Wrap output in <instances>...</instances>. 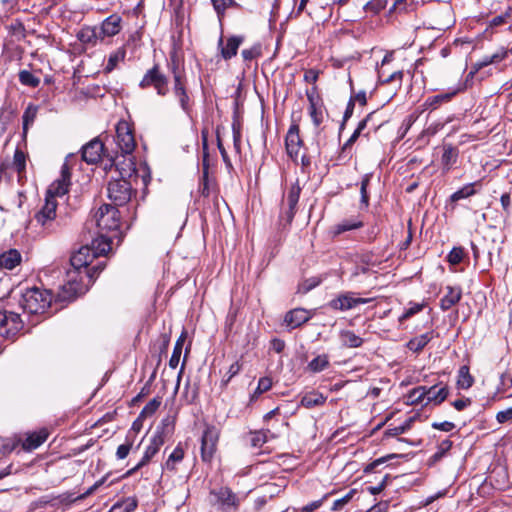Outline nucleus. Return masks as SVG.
Returning <instances> with one entry per match:
<instances>
[{
	"mask_svg": "<svg viewBox=\"0 0 512 512\" xmlns=\"http://www.w3.org/2000/svg\"><path fill=\"white\" fill-rule=\"evenodd\" d=\"M371 117V114H369L365 119L361 120L356 128V130L353 132V134L350 136V138L345 142L343 149H347L348 147L352 146L356 140L358 139L361 132L365 129L367 125V121Z\"/></svg>",
	"mask_w": 512,
	"mask_h": 512,
	"instance_id": "50",
	"label": "nucleus"
},
{
	"mask_svg": "<svg viewBox=\"0 0 512 512\" xmlns=\"http://www.w3.org/2000/svg\"><path fill=\"white\" fill-rule=\"evenodd\" d=\"M77 37L80 42L91 45H95L99 40L102 41L101 35L99 34V29L96 26L83 27L78 32Z\"/></svg>",
	"mask_w": 512,
	"mask_h": 512,
	"instance_id": "26",
	"label": "nucleus"
},
{
	"mask_svg": "<svg viewBox=\"0 0 512 512\" xmlns=\"http://www.w3.org/2000/svg\"><path fill=\"white\" fill-rule=\"evenodd\" d=\"M363 226V222L356 219H346L340 222L335 227V233L340 234L346 231L359 229Z\"/></svg>",
	"mask_w": 512,
	"mask_h": 512,
	"instance_id": "38",
	"label": "nucleus"
},
{
	"mask_svg": "<svg viewBox=\"0 0 512 512\" xmlns=\"http://www.w3.org/2000/svg\"><path fill=\"white\" fill-rule=\"evenodd\" d=\"M370 178H371V175L366 174V175H364V177L362 178V181H361V187H360L361 203H363L365 206H368V204H369V196H368L367 188H368V185L370 182Z\"/></svg>",
	"mask_w": 512,
	"mask_h": 512,
	"instance_id": "57",
	"label": "nucleus"
},
{
	"mask_svg": "<svg viewBox=\"0 0 512 512\" xmlns=\"http://www.w3.org/2000/svg\"><path fill=\"white\" fill-rule=\"evenodd\" d=\"M97 227L101 231H113L119 228V211L109 204H104L95 213Z\"/></svg>",
	"mask_w": 512,
	"mask_h": 512,
	"instance_id": "8",
	"label": "nucleus"
},
{
	"mask_svg": "<svg viewBox=\"0 0 512 512\" xmlns=\"http://www.w3.org/2000/svg\"><path fill=\"white\" fill-rule=\"evenodd\" d=\"M303 144V141L299 134V125L296 123H293L286 135L285 138V145L287 153L293 157L297 156L299 153V150Z\"/></svg>",
	"mask_w": 512,
	"mask_h": 512,
	"instance_id": "17",
	"label": "nucleus"
},
{
	"mask_svg": "<svg viewBox=\"0 0 512 512\" xmlns=\"http://www.w3.org/2000/svg\"><path fill=\"white\" fill-rule=\"evenodd\" d=\"M69 184L70 171L67 163H64L61 169V178L50 185L48 189V197L54 199L55 196H63L68 192Z\"/></svg>",
	"mask_w": 512,
	"mask_h": 512,
	"instance_id": "15",
	"label": "nucleus"
},
{
	"mask_svg": "<svg viewBox=\"0 0 512 512\" xmlns=\"http://www.w3.org/2000/svg\"><path fill=\"white\" fill-rule=\"evenodd\" d=\"M48 435L49 433L47 429L44 428L39 431L28 434L22 443L23 449L26 451H32L37 449L47 440Z\"/></svg>",
	"mask_w": 512,
	"mask_h": 512,
	"instance_id": "22",
	"label": "nucleus"
},
{
	"mask_svg": "<svg viewBox=\"0 0 512 512\" xmlns=\"http://www.w3.org/2000/svg\"><path fill=\"white\" fill-rule=\"evenodd\" d=\"M19 81L22 85L33 88L37 87L40 84V79L28 70H22L19 72Z\"/></svg>",
	"mask_w": 512,
	"mask_h": 512,
	"instance_id": "43",
	"label": "nucleus"
},
{
	"mask_svg": "<svg viewBox=\"0 0 512 512\" xmlns=\"http://www.w3.org/2000/svg\"><path fill=\"white\" fill-rule=\"evenodd\" d=\"M168 68L170 73L173 75V81H176V78H179L180 80L185 79L184 73L179 68L176 56H171Z\"/></svg>",
	"mask_w": 512,
	"mask_h": 512,
	"instance_id": "52",
	"label": "nucleus"
},
{
	"mask_svg": "<svg viewBox=\"0 0 512 512\" xmlns=\"http://www.w3.org/2000/svg\"><path fill=\"white\" fill-rule=\"evenodd\" d=\"M474 383V378L470 374L469 366L463 365L459 368L457 386L461 389H468Z\"/></svg>",
	"mask_w": 512,
	"mask_h": 512,
	"instance_id": "31",
	"label": "nucleus"
},
{
	"mask_svg": "<svg viewBox=\"0 0 512 512\" xmlns=\"http://www.w3.org/2000/svg\"><path fill=\"white\" fill-rule=\"evenodd\" d=\"M452 441L449 439L443 440L439 445L437 446V451L431 456L430 461L432 463H436L439 460H441L446 453L452 448Z\"/></svg>",
	"mask_w": 512,
	"mask_h": 512,
	"instance_id": "42",
	"label": "nucleus"
},
{
	"mask_svg": "<svg viewBox=\"0 0 512 512\" xmlns=\"http://www.w3.org/2000/svg\"><path fill=\"white\" fill-rule=\"evenodd\" d=\"M424 305L419 303H412L409 308H407L404 313L399 317V321L402 323L420 312L423 309Z\"/></svg>",
	"mask_w": 512,
	"mask_h": 512,
	"instance_id": "58",
	"label": "nucleus"
},
{
	"mask_svg": "<svg viewBox=\"0 0 512 512\" xmlns=\"http://www.w3.org/2000/svg\"><path fill=\"white\" fill-rule=\"evenodd\" d=\"M213 8L221 21L225 15V10L229 7L239 9L241 6L235 0H211Z\"/></svg>",
	"mask_w": 512,
	"mask_h": 512,
	"instance_id": "33",
	"label": "nucleus"
},
{
	"mask_svg": "<svg viewBox=\"0 0 512 512\" xmlns=\"http://www.w3.org/2000/svg\"><path fill=\"white\" fill-rule=\"evenodd\" d=\"M209 504L222 512H236L241 504V497L227 486L213 488L208 496Z\"/></svg>",
	"mask_w": 512,
	"mask_h": 512,
	"instance_id": "3",
	"label": "nucleus"
},
{
	"mask_svg": "<svg viewBox=\"0 0 512 512\" xmlns=\"http://www.w3.org/2000/svg\"><path fill=\"white\" fill-rule=\"evenodd\" d=\"M334 491L330 493H326L321 499L308 503L302 508V512H313L314 510L320 508L325 500L328 499L330 495H332Z\"/></svg>",
	"mask_w": 512,
	"mask_h": 512,
	"instance_id": "60",
	"label": "nucleus"
},
{
	"mask_svg": "<svg viewBox=\"0 0 512 512\" xmlns=\"http://www.w3.org/2000/svg\"><path fill=\"white\" fill-rule=\"evenodd\" d=\"M161 402L157 398L150 400L140 412V417H147L153 415L159 408Z\"/></svg>",
	"mask_w": 512,
	"mask_h": 512,
	"instance_id": "56",
	"label": "nucleus"
},
{
	"mask_svg": "<svg viewBox=\"0 0 512 512\" xmlns=\"http://www.w3.org/2000/svg\"><path fill=\"white\" fill-rule=\"evenodd\" d=\"M131 448H132L131 442H127L125 444L119 445L117 448V451H116L117 459H119V460L125 459L128 456Z\"/></svg>",
	"mask_w": 512,
	"mask_h": 512,
	"instance_id": "63",
	"label": "nucleus"
},
{
	"mask_svg": "<svg viewBox=\"0 0 512 512\" xmlns=\"http://www.w3.org/2000/svg\"><path fill=\"white\" fill-rule=\"evenodd\" d=\"M173 94L175 98L178 99L182 110L188 113L190 110V97L187 92L185 79L180 80L179 78H176V81H173Z\"/></svg>",
	"mask_w": 512,
	"mask_h": 512,
	"instance_id": "20",
	"label": "nucleus"
},
{
	"mask_svg": "<svg viewBox=\"0 0 512 512\" xmlns=\"http://www.w3.org/2000/svg\"><path fill=\"white\" fill-rule=\"evenodd\" d=\"M443 150L441 164L443 166V170L447 172L457 163L459 151L456 147L451 145H445Z\"/></svg>",
	"mask_w": 512,
	"mask_h": 512,
	"instance_id": "28",
	"label": "nucleus"
},
{
	"mask_svg": "<svg viewBox=\"0 0 512 512\" xmlns=\"http://www.w3.org/2000/svg\"><path fill=\"white\" fill-rule=\"evenodd\" d=\"M329 366V359L327 355H318L308 363V369L313 373H318L325 370Z\"/></svg>",
	"mask_w": 512,
	"mask_h": 512,
	"instance_id": "37",
	"label": "nucleus"
},
{
	"mask_svg": "<svg viewBox=\"0 0 512 512\" xmlns=\"http://www.w3.org/2000/svg\"><path fill=\"white\" fill-rule=\"evenodd\" d=\"M93 257L103 256L111 250V240L107 236L101 234L97 238L93 239L91 246Z\"/></svg>",
	"mask_w": 512,
	"mask_h": 512,
	"instance_id": "25",
	"label": "nucleus"
},
{
	"mask_svg": "<svg viewBox=\"0 0 512 512\" xmlns=\"http://www.w3.org/2000/svg\"><path fill=\"white\" fill-rule=\"evenodd\" d=\"M490 64H493L492 62H490V56L483 57L482 60L473 64L471 71L468 74V77L472 78L480 69H482Z\"/></svg>",
	"mask_w": 512,
	"mask_h": 512,
	"instance_id": "61",
	"label": "nucleus"
},
{
	"mask_svg": "<svg viewBox=\"0 0 512 512\" xmlns=\"http://www.w3.org/2000/svg\"><path fill=\"white\" fill-rule=\"evenodd\" d=\"M508 23H512V7H508L503 14L492 18L489 22V27H498Z\"/></svg>",
	"mask_w": 512,
	"mask_h": 512,
	"instance_id": "45",
	"label": "nucleus"
},
{
	"mask_svg": "<svg viewBox=\"0 0 512 512\" xmlns=\"http://www.w3.org/2000/svg\"><path fill=\"white\" fill-rule=\"evenodd\" d=\"M121 17L117 14L110 15L107 17L101 24L99 29V34L101 35L102 40L105 37L115 36L120 32Z\"/></svg>",
	"mask_w": 512,
	"mask_h": 512,
	"instance_id": "18",
	"label": "nucleus"
},
{
	"mask_svg": "<svg viewBox=\"0 0 512 512\" xmlns=\"http://www.w3.org/2000/svg\"><path fill=\"white\" fill-rule=\"evenodd\" d=\"M36 115H37V107H35L33 105H29L26 108V110L24 111L23 116H22L24 132H26L28 129V126L34 122Z\"/></svg>",
	"mask_w": 512,
	"mask_h": 512,
	"instance_id": "51",
	"label": "nucleus"
},
{
	"mask_svg": "<svg viewBox=\"0 0 512 512\" xmlns=\"http://www.w3.org/2000/svg\"><path fill=\"white\" fill-rule=\"evenodd\" d=\"M13 167L17 171V173L22 175L25 172L26 168V156L23 151L20 149H16L13 157Z\"/></svg>",
	"mask_w": 512,
	"mask_h": 512,
	"instance_id": "46",
	"label": "nucleus"
},
{
	"mask_svg": "<svg viewBox=\"0 0 512 512\" xmlns=\"http://www.w3.org/2000/svg\"><path fill=\"white\" fill-rule=\"evenodd\" d=\"M496 419L499 423L512 421V407L503 411H499L496 415Z\"/></svg>",
	"mask_w": 512,
	"mask_h": 512,
	"instance_id": "64",
	"label": "nucleus"
},
{
	"mask_svg": "<svg viewBox=\"0 0 512 512\" xmlns=\"http://www.w3.org/2000/svg\"><path fill=\"white\" fill-rule=\"evenodd\" d=\"M272 387V379L270 377H261L258 381L257 388L252 395V398L270 390Z\"/></svg>",
	"mask_w": 512,
	"mask_h": 512,
	"instance_id": "55",
	"label": "nucleus"
},
{
	"mask_svg": "<svg viewBox=\"0 0 512 512\" xmlns=\"http://www.w3.org/2000/svg\"><path fill=\"white\" fill-rule=\"evenodd\" d=\"M243 41L244 36L232 35L226 39V43L224 44L223 36H220L218 40V49L220 51L221 57L224 60H230L236 56L238 48L243 43Z\"/></svg>",
	"mask_w": 512,
	"mask_h": 512,
	"instance_id": "12",
	"label": "nucleus"
},
{
	"mask_svg": "<svg viewBox=\"0 0 512 512\" xmlns=\"http://www.w3.org/2000/svg\"><path fill=\"white\" fill-rule=\"evenodd\" d=\"M312 317V313L303 308H295L285 314L284 322L290 328L295 329L308 322Z\"/></svg>",
	"mask_w": 512,
	"mask_h": 512,
	"instance_id": "16",
	"label": "nucleus"
},
{
	"mask_svg": "<svg viewBox=\"0 0 512 512\" xmlns=\"http://www.w3.org/2000/svg\"><path fill=\"white\" fill-rule=\"evenodd\" d=\"M51 302L52 296L50 291L32 287L21 293L19 304L29 314H41L46 311Z\"/></svg>",
	"mask_w": 512,
	"mask_h": 512,
	"instance_id": "2",
	"label": "nucleus"
},
{
	"mask_svg": "<svg viewBox=\"0 0 512 512\" xmlns=\"http://www.w3.org/2000/svg\"><path fill=\"white\" fill-rule=\"evenodd\" d=\"M300 193H301V187L299 185V182L298 180L293 183L290 188H289V191L287 193V203H288V206H291V207H296L297 204H298V201H299V197H300Z\"/></svg>",
	"mask_w": 512,
	"mask_h": 512,
	"instance_id": "47",
	"label": "nucleus"
},
{
	"mask_svg": "<svg viewBox=\"0 0 512 512\" xmlns=\"http://www.w3.org/2000/svg\"><path fill=\"white\" fill-rule=\"evenodd\" d=\"M464 256V251L461 247H454L448 254L447 258L450 264H459Z\"/></svg>",
	"mask_w": 512,
	"mask_h": 512,
	"instance_id": "59",
	"label": "nucleus"
},
{
	"mask_svg": "<svg viewBox=\"0 0 512 512\" xmlns=\"http://www.w3.org/2000/svg\"><path fill=\"white\" fill-rule=\"evenodd\" d=\"M116 142L124 158L122 166H125L129 159L132 160V152L136 147L132 129L126 121H119L116 125Z\"/></svg>",
	"mask_w": 512,
	"mask_h": 512,
	"instance_id": "6",
	"label": "nucleus"
},
{
	"mask_svg": "<svg viewBox=\"0 0 512 512\" xmlns=\"http://www.w3.org/2000/svg\"><path fill=\"white\" fill-rule=\"evenodd\" d=\"M474 185L475 183H469L464 185L462 188H460L450 196V200L452 202H457L461 199H465L474 195L476 193V191L474 190Z\"/></svg>",
	"mask_w": 512,
	"mask_h": 512,
	"instance_id": "39",
	"label": "nucleus"
},
{
	"mask_svg": "<svg viewBox=\"0 0 512 512\" xmlns=\"http://www.w3.org/2000/svg\"><path fill=\"white\" fill-rule=\"evenodd\" d=\"M104 144L94 138L82 147V159L88 164L97 163L103 154Z\"/></svg>",
	"mask_w": 512,
	"mask_h": 512,
	"instance_id": "14",
	"label": "nucleus"
},
{
	"mask_svg": "<svg viewBox=\"0 0 512 512\" xmlns=\"http://www.w3.org/2000/svg\"><path fill=\"white\" fill-rule=\"evenodd\" d=\"M433 331L426 332L409 340L407 348L413 352L419 353L432 339Z\"/></svg>",
	"mask_w": 512,
	"mask_h": 512,
	"instance_id": "29",
	"label": "nucleus"
},
{
	"mask_svg": "<svg viewBox=\"0 0 512 512\" xmlns=\"http://www.w3.org/2000/svg\"><path fill=\"white\" fill-rule=\"evenodd\" d=\"M165 443V428L157 427L154 434L150 438V443L147 446L142 457V464H148L149 461L159 452L161 446Z\"/></svg>",
	"mask_w": 512,
	"mask_h": 512,
	"instance_id": "13",
	"label": "nucleus"
},
{
	"mask_svg": "<svg viewBox=\"0 0 512 512\" xmlns=\"http://www.w3.org/2000/svg\"><path fill=\"white\" fill-rule=\"evenodd\" d=\"M369 302V299L366 298H356L354 297V293L347 292L338 295L336 298L329 301L328 306L333 310L339 311H347L359 304H366Z\"/></svg>",
	"mask_w": 512,
	"mask_h": 512,
	"instance_id": "10",
	"label": "nucleus"
},
{
	"mask_svg": "<svg viewBox=\"0 0 512 512\" xmlns=\"http://www.w3.org/2000/svg\"><path fill=\"white\" fill-rule=\"evenodd\" d=\"M355 493H356V490L355 489H351L342 498L335 500L331 509L333 511H340L341 509H343V507L345 505H347L352 500V498H353Z\"/></svg>",
	"mask_w": 512,
	"mask_h": 512,
	"instance_id": "54",
	"label": "nucleus"
},
{
	"mask_svg": "<svg viewBox=\"0 0 512 512\" xmlns=\"http://www.w3.org/2000/svg\"><path fill=\"white\" fill-rule=\"evenodd\" d=\"M413 422L414 418L410 417L402 425L387 429L385 435L389 437H396L401 435L411 429Z\"/></svg>",
	"mask_w": 512,
	"mask_h": 512,
	"instance_id": "44",
	"label": "nucleus"
},
{
	"mask_svg": "<svg viewBox=\"0 0 512 512\" xmlns=\"http://www.w3.org/2000/svg\"><path fill=\"white\" fill-rule=\"evenodd\" d=\"M511 52H512V48L505 49V48L501 47L499 50H497L494 54H492L490 56V62H492L493 64L501 62L502 60L507 58L508 54Z\"/></svg>",
	"mask_w": 512,
	"mask_h": 512,
	"instance_id": "62",
	"label": "nucleus"
},
{
	"mask_svg": "<svg viewBox=\"0 0 512 512\" xmlns=\"http://www.w3.org/2000/svg\"><path fill=\"white\" fill-rule=\"evenodd\" d=\"M447 293L440 300V307L443 311L449 310L457 304L462 296V291L459 287L448 286Z\"/></svg>",
	"mask_w": 512,
	"mask_h": 512,
	"instance_id": "24",
	"label": "nucleus"
},
{
	"mask_svg": "<svg viewBox=\"0 0 512 512\" xmlns=\"http://www.w3.org/2000/svg\"><path fill=\"white\" fill-rule=\"evenodd\" d=\"M184 341H185V333H182L174 345V349H173L172 355L169 360V366L172 369H175L179 364Z\"/></svg>",
	"mask_w": 512,
	"mask_h": 512,
	"instance_id": "35",
	"label": "nucleus"
},
{
	"mask_svg": "<svg viewBox=\"0 0 512 512\" xmlns=\"http://www.w3.org/2000/svg\"><path fill=\"white\" fill-rule=\"evenodd\" d=\"M307 98L309 101V115L313 124L318 127L323 122V111L319 99L313 92H307Z\"/></svg>",
	"mask_w": 512,
	"mask_h": 512,
	"instance_id": "23",
	"label": "nucleus"
},
{
	"mask_svg": "<svg viewBox=\"0 0 512 512\" xmlns=\"http://www.w3.org/2000/svg\"><path fill=\"white\" fill-rule=\"evenodd\" d=\"M326 401V397L318 392H311L306 394L301 399V405L305 408H313L316 406L323 405Z\"/></svg>",
	"mask_w": 512,
	"mask_h": 512,
	"instance_id": "32",
	"label": "nucleus"
},
{
	"mask_svg": "<svg viewBox=\"0 0 512 512\" xmlns=\"http://www.w3.org/2000/svg\"><path fill=\"white\" fill-rule=\"evenodd\" d=\"M184 458V450L180 444H178L164 464V468L167 470H174L176 463H179Z\"/></svg>",
	"mask_w": 512,
	"mask_h": 512,
	"instance_id": "36",
	"label": "nucleus"
},
{
	"mask_svg": "<svg viewBox=\"0 0 512 512\" xmlns=\"http://www.w3.org/2000/svg\"><path fill=\"white\" fill-rule=\"evenodd\" d=\"M139 87L142 89L153 87L157 95L164 97L169 93V79L160 70L159 65L155 64L146 71L139 83Z\"/></svg>",
	"mask_w": 512,
	"mask_h": 512,
	"instance_id": "5",
	"label": "nucleus"
},
{
	"mask_svg": "<svg viewBox=\"0 0 512 512\" xmlns=\"http://www.w3.org/2000/svg\"><path fill=\"white\" fill-rule=\"evenodd\" d=\"M94 260L93 253L91 248L86 245L82 246L76 253H74L70 258L71 269L81 271L84 269L85 275L89 278H92L94 272L97 270H102L103 267L96 266L92 269H88V266Z\"/></svg>",
	"mask_w": 512,
	"mask_h": 512,
	"instance_id": "9",
	"label": "nucleus"
},
{
	"mask_svg": "<svg viewBox=\"0 0 512 512\" xmlns=\"http://www.w3.org/2000/svg\"><path fill=\"white\" fill-rule=\"evenodd\" d=\"M426 392V404L434 403L436 405L441 404L443 401H445L449 393L447 386L438 387L437 385L431 386L429 388L426 387Z\"/></svg>",
	"mask_w": 512,
	"mask_h": 512,
	"instance_id": "27",
	"label": "nucleus"
},
{
	"mask_svg": "<svg viewBox=\"0 0 512 512\" xmlns=\"http://www.w3.org/2000/svg\"><path fill=\"white\" fill-rule=\"evenodd\" d=\"M408 401L410 404H420L424 400L427 401V392L425 386H419L412 389L408 394Z\"/></svg>",
	"mask_w": 512,
	"mask_h": 512,
	"instance_id": "40",
	"label": "nucleus"
},
{
	"mask_svg": "<svg viewBox=\"0 0 512 512\" xmlns=\"http://www.w3.org/2000/svg\"><path fill=\"white\" fill-rule=\"evenodd\" d=\"M22 262V255L17 249H9L0 253V267L13 270Z\"/></svg>",
	"mask_w": 512,
	"mask_h": 512,
	"instance_id": "21",
	"label": "nucleus"
},
{
	"mask_svg": "<svg viewBox=\"0 0 512 512\" xmlns=\"http://www.w3.org/2000/svg\"><path fill=\"white\" fill-rule=\"evenodd\" d=\"M241 55L245 61H251L261 55V45L255 44L248 49H243Z\"/></svg>",
	"mask_w": 512,
	"mask_h": 512,
	"instance_id": "53",
	"label": "nucleus"
},
{
	"mask_svg": "<svg viewBox=\"0 0 512 512\" xmlns=\"http://www.w3.org/2000/svg\"><path fill=\"white\" fill-rule=\"evenodd\" d=\"M268 434L270 431H254L250 433V443L252 447L261 448L268 440Z\"/></svg>",
	"mask_w": 512,
	"mask_h": 512,
	"instance_id": "41",
	"label": "nucleus"
},
{
	"mask_svg": "<svg viewBox=\"0 0 512 512\" xmlns=\"http://www.w3.org/2000/svg\"><path fill=\"white\" fill-rule=\"evenodd\" d=\"M126 56V51L124 48H119L115 52L111 53L108 58V63L106 66L107 71H112L119 62L123 61Z\"/></svg>",
	"mask_w": 512,
	"mask_h": 512,
	"instance_id": "48",
	"label": "nucleus"
},
{
	"mask_svg": "<svg viewBox=\"0 0 512 512\" xmlns=\"http://www.w3.org/2000/svg\"><path fill=\"white\" fill-rule=\"evenodd\" d=\"M138 506V501L134 497H128L121 503H116L113 506V510L121 509L122 512H133Z\"/></svg>",
	"mask_w": 512,
	"mask_h": 512,
	"instance_id": "49",
	"label": "nucleus"
},
{
	"mask_svg": "<svg viewBox=\"0 0 512 512\" xmlns=\"http://www.w3.org/2000/svg\"><path fill=\"white\" fill-rule=\"evenodd\" d=\"M116 166L121 178L110 181L107 191L109 199L112 200L115 205L122 206L131 199L132 186L127 180V177H131L135 174L136 168L135 163L131 161V159H129V163L125 164V166L120 167L119 163H117Z\"/></svg>",
	"mask_w": 512,
	"mask_h": 512,
	"instance_id": "1",
	"label": "nucleus"
},
{
	"mask_svg": "<svg viewBox=\"0 0 512 512\" xmlns=\"http://www.w3.org/2000/svg\"><path fill=\"white\" fill-rule=\"evenodd\" d=\"M340 338L341 343L349 348H357L363 344V339L350 330L342 331Z\"/></svg>",
	"mask_w": 512,
	"mask_h": 512,
	"instance_id": "34",
	"label": "nucleus"
},
{
	"mask_svg": "<svg viewBox=\"0 0 512 512\" xmlns=\"http://www.w3.org/2000/svg\"><path fill=\"white\" fill-rule=\"evenodd\" d=\"M84 292V284L82 278V271L69 269L66 273L65 283L60 287L57 293L59 301H71L77 295Z\"/></svg>",
	"mask_w": 512,
	"mask_h": 512,
	"instance_id": "4",
	"label": "nucleus"
},
{
	"mask_svg": "<svg viewBox=\"0 0 512 512\" xmlns=\"http://www.w3.org/2000/svg\"><path fill=\"white\" fill-rule=\"evenodd\" d=\"M218 442V432L213 427H208L201 439V457L205 462H209L215 451Z\"/></svg>",
	"mask_w": 512,
	"mask_h": 512,
	"instance_id": "11",
	"label": "nucleus"
},
{
	"mask_svg": "<svg viewBox=\"0 0 512 512\" xmlns=\"http://www.w3.org/2000/svg\"><path fill=\"white\" fill-rule=\"evenodd\" d=\"M457 92V90H454L452 92L442 93L428 97L425 101V106L427 108L436 109L442 103L449 102L457 94Z\"/></svg>",
	"mask_w": 512,
	"mask_h": 512,
	"instance_id": "30",
	"label": "nucleus"
},
{
	"mask_svg": "<svg viewBox=\"0 0 512 512\" xmlns=\"http://www.w3.org/2000/svg\"><path fill=\"white\" fill-rule=\"evenodd\" d=\"M57 203L55 199L47 197L44 206L35 215L39 224L46 226L49 222L53 221L56 216Z\"/></svg>",
	"mask_w": 512,
	"mask_h": 512,
	"instance_id": "19",
	"label": "nucleus"
},
{
	"mask_svg": "<svg viewBox=\"0 0 512 512\" xmlns=\"http://www.w3.org/2000/svg\"><path fill=\"white\" fill-rule=\"evenodd\" d=\"M23 328V321L20 315L5 310L0 305V337L12 338Z\"/></svg>",
	"mask_w": 512,
	"mask_h": 512,
	"instance_id": "7",
	"label": "nucleus"
}]
</instances>
